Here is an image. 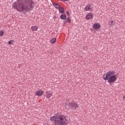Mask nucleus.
Returning <instances> with one entry per match:
<instances>
[{
	"mask_svg": "<svg viewBox=\"0 0 125 125\" xmlns=\"http://www.w3.org/2000/svg\"><path fill=\"white\" fill-rule=\"evenodd\" d=\"M13 7L17 11H30L34 7V1L32 0H21V2H16L13 3Z\"/></svg>",
	"mask_w": 125,
	"mask_h": 125,
	"instance_id": "obj_1",
	"label": "nucleus"
},
{
	"mask_svg": "<svg viewBox=\"0 0 125 125\" xmlns=\"http://www.w3.org/2000/svg\"><path fill=\"white\" fill-rule=\"evenodd\" d=\"M51 122H54L55 125H68V117L65 115H56L50 118Z\"/></svg>",
	"mask_w": 125,
	"mask_h": 125,
	"instance_id": "obj_2",
	"label": "nucleus"
},
{
	"mask_svg": "<svg viewBox=\"0 0 125 125\" xmlns=\"http://www.w3.org/2000/svg\"><path fill=\"white\" fill-rule=\"evenodd\" d=\"M117 79V75H115L114 71H110L104 75V80L107 81L108 83H114Z\"/></svg>",
	"mask_w": 125,
	"mask_h": 125,
	"instance_id": "obj_3",
	"label": "nucleus"
},
{
	"mask_svg": "<svg viewBox=\"0 0 125 125\" xmlns=\"http://www.w3.org/2000/svg\"><path fill=\"white\" fill-rule=\"evenodd\" d=\"M92 27L94 30H99L101 27V25L98 22H95L93 24Z\"/></svg>",
	"mask_w": 125,
	"mask_h": 125,
	"instance_id": "obj_4",
	"label": "nucleus"
},
{
	"mask_svg": "<svg viewBox=\"0 0 125 125\" xmlns=\"http://www.w3.org/2000/svg\"><path fill=\"white\" fill-rule=\"evenodd\" d=\"M108 25L110 27H111L112 28H115V26H116V25H117V23H116V21H108Z\"/></svg>",
	"mask_w": 125,
	"mask_h": 125,
	"instance_id": "obj_5",
	"label": "nucleus"
},
{
	"mask_svg": "<svg viewBox=\"0 0 125 125\" xmlns=\"http://www.w3.org/2000/svg\"><path fill=\"white\" fill-rule=\"evenodd\" d=\"M93 14L89 13L86 15L85 18L86 20H90L93 18Z\"/></svg>",
	"mask_w": 125,
	"mask_h": 125,
	"instance_id": "obj_6",
	"label": "nucleus"
},
{
	"mask_svg": "<svg viewBox=\"0 0 125 125\" xmlns=\"http://www.w3.org/2000/svg\"><path fill=\"white\" fill-rule=\"evenodd\" d=\"M93 9L91 8V6L88 4L86 5L84 7V10H85V11H92Z\"/></svg>",
	"mask_w": 125,
	"mask_h": 125,
	"instance_id": "obj_7",
	"label": "nucleus"
},
{
	"mask_svg": "<svg viewBox=\"0 0 125 125\" xmlns=\"http://www.w3.org/2000/svg\"><path fill=\"white\" fill-rule=\"evenodd\" d=\"M36 93L37 96H42L43 94V91L42 90H38L36 92Z\"/></svg>",
	"mask_w": 125,
	"mask_h": 125,
	"instance_id": "obj_8",
	"label": "nucleus"
},
{
	"mask_svg": "<svg viewBox=\"0 0 125 125\" xmlns=\"http://www.w3.org/2000/svg\"><path fill=\"white\" fill-rule=\"evenodd\" d=\"M51 96H52V93H51V92H50V91H46V98H48V99H49V98H50V97H51Z\"/></svg>",
	"mask_w": 125,
	"mask_h": 125,
	"instance_id": "obj_9",
	"label": "nucleus"
},
{
	"mask_svg": "<svg viewBox=\"0 0 125 125\" xmlns=\"http://www.w3.org/2000/svg\"><path fill=\"white\" fill-rule=\"evenodd\" d=\"M31 30L33 32H35L36 31H38V29H39V27L37 26H32L31 27Z\"/></svg>",
	"mask_w": 125,
	"mask_h": 125,
	"instance_id": "obj_10",
	"label": "nucleus"
},
{
	"mask_svg": "<svg viewBox=\"0 0 125 125\" xmlns=\"http://www.w3.org/2000/svg\"><path fill=\"white\" fill-rule=\"evenodd\" d=\"M53 5H54V6H55V8H56L57 9H59V8H60V7H61V6L59 5V4L55 3H53Z\"/></svg>",
	"mask_w": 125,
	"mask_h": 125,
	"instance_id": "obj_11",
	"label": "nucleus"
},
{
	"mask_svg": "<svg viewBox=\"0 0 125 125\" xmlns=\"http://www.w3.org/2000/svg\"><path fill=\"white\" fill-rule=\"evenodd\" d=\"M60 18L62 20H65L67 18V16L65 14H62L60 16Z\"/></svg>",
	"mask_w": 125,
	"mask_h": 125,
	"instance_id": "obj_12",
	"label": "nucleus"
},
{
	"mask_svg": "<svg viewBox=\"0 0 125 125\" xmlns=\"http://www.w3.org/2000/svg\"><path fill=\"white\" fill-rule=\"evenodd\" d=\"M59 11L60 12V13H64V12H65L64 8L61 6L59 8Z\"/></svg>",
	"mask_w": 125,
	"mask_h": 125,
	"instance_id": "obj_13",
	"label": "nucleus"
},
{
	"mask_svg": "<svg viewBox=\"0 0 125 125\" xmlns=\"http://www.w3.org/2000/svg\"><path fill=\"white\" fill-rule=\"evenodd\" d=\"M74 105H75V103H70L68 104V107L70 108V109H73V108H74Z\"/></svg>",
	"mask_w": 125,
	"mask_h": 125,
	"instance_id": "obj_14",
	"label": "nucleus"
},
{
	"mask_svg": "<svg viewBox=\"0 0 125 125\" xmlns=\"http://www.w3.org/2000/svg\"><path fill=\"white\" fill-rule=\"evenodd\" d=\"M56 42V38H52L50 41V42L51 43H55Z\"/></svg>",
	"mask_w": 125,
	"mask_h": 125,
	"instance_id": "obj_15",
	"label": "nucleus"
},
{
	"mask_svg": "<svg viewBox=\"0 0 125 125\" xmlns=\"http://www.w3.org/2000/svg\"><path fill=\"white\" fill-rule=\"evenodd\" d=\"M4 35V32L2 30L0 31V37H2Z\"/></svg>",
	"mask_w": 125,
	"mask_h": 125,
	"instance_id": "obj_16",
	"label": "nucleus"
},
{
	"mask_svg": "<svg viewBox=\"0 0 125 125\" xmlns=\"http://www.w3.org/2000/svg\"><path fill=\"white\" fill-rule=\"evenodd\" d=\"M77 108H79V105L77 104L74 103V109H77Z\"/></svg>",
	"mask_w": 125,
	"mask_h": 125,
	"instance_id": "obj_17",
	"label": "nucleus"
},
{
	"mask_svg": "<svg viewBox=\"0 0 125 125\" xmlns=\"http://www.w3.org/2000/svg\"><path fill=\"white\" fill-rule=\"evenodd\" d=\"M14 42V41L11 40L8 42V44H12Z\"/></svg>",
	"mask_w": 125,
	"mask_h": 125,
	"instance_id": "obj_18",
	"label": "nucleus"
},
{
	"mask_svg": "<svg viewBox=\"0 0 125 125\" xmlns=\"http://www.w3.org/2000/svg\"><path fill=\"white\" fill-rule=\"evenodd\" d=\"M68 23H71V20L70 19V17H68L67 18Z\"/></svg>",
	"mask_w": 125,
	"mask_h": 125,
	"instance_id": "obj_19",
	"label": "nucleus"
},
{
	"mask_svg": "<svg viewBox=\"0 0 125 125\" xmlns=\"http://www.w3.org/2000/svg\"><path fill=\"white\" fill-rule=\"evenodd\" d=\"M66 14L68 15V16H70V13H69V11H66Z\"/></svg>",
	"mask_w": 125,
	"mask_h": 125,
	"instance_id": "obj_20",
	"label": "nucleus"
},
{
	"mask_svg": "<svg viewBox=\"0 0 125 125\" xmlns=\"http://www.w3.org/2000/svg\"><path fill=\"white\" fill-rule=\"evenodd\" d=\"M61 1H68V0H61Z\"/></svg>",
	"mask_w": 125,
	"mask_h": 125,
	"instance_id": "obj_21",
	"label": "nucleus"
},
{
	"mask_svg": "<svg viewBox=\"0 0 125 125\" xmlns=\"http://www.w3.org/2000/svg\"><path fill=\"white\" fill-rule=\"evenodd\" d=\"M123 99H125V96L123 97Z\"/></svg>",
	"mask_w": 125,
	"mask_h": 125,
	"instance_id": "obj_22",
	"label": "nucleus"
},
{
	"mask_svg": "<svg viewBox=\"0 0 125 125\" xmlns=\"http://www.w3.org/2000/svg\"><path fill=\"white\" fill-rule=\"evenodd\" d=\"M115 29H117V26H116V27H115Z\"/></svg>",
	"mask_w": 125,
	"mask_h": 125,
	"instance_id": "obj_23",
	"label": "nucleus"
}]
</instances>
